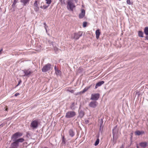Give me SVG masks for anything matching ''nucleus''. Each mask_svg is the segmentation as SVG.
<instances>
[{
	"mask_svg": "<svg viewBox=\"0 0 148 148\" xmlns=\"http://www.w3.org/2000/svg\"><path fill=\"white\" fill-rule=\"evenodd\" d=\"M23 135V133L19 132H16L13 134L11 137V140L13 141L9 148H18L19 145V143H23L24 141L23 138L17 139Z\"/></svg>",
	"mask_w": 148,
	"mask_h": 148,
	"instance_id": "obj_1",
	"label": "nucleus"
},
{
	"mask_svg": "<svg viewBox=\"0 0 148 148\" xmlns=\"http://www.w3.org/2000/svg\"><path fill=\"white\" fill-rule=\"evenodd\" d=\"M24 74L23 75L24 77H29L33 73V71L30 69H25L23 70Z\"/></svg>",
	"mask_w": 148,
	"mask_h": 148,
	"instance_id": "obj_2",
	"label": "nucleus"
},
{
	"mask_svg": "<svg viewBox=\"0 0 148 148\" xmlns=\"http://www.w3.org/2000/svg\"><path fill=\"white\" fill-rule=\"evenodd\" d=\"M76 115V112L74 111H69L66 113L65 117L66 118H72Z\"/></svg>",
	"mask_w": 148,
	"mask_h": 148,
	"instance_id": "obj_3",
	"label": "nucleus"
},
{
	"mask_svg": "<svg viewBox=\"0 0 148 148\" xmlns=\"http://www.w3.org/2000/svg\"><path fill=\"white\" fill-rule=\"evenodd\" d=\"M38 126V120L32 121L31 123L30 126L33 129H36Z\"/></svg>",
	"mask_w": 148,
	"mask_h": 148,
	"instance_id": "obj_4",
	"label": "nucleus"
},
{
	"mask_svg": "<svg viewBox=\"0 0 148 148\" xmlns=\"http://www.w3.org/2000/svg\"><path fill=\"white\" fill-rule=\"evenodd\" d=\"M100 95L99 93L92 94L90 99L92 100L96 101L99 98Z\"/></svg>",
	"mask_w": 148,
	"mask_h": 148,
	"instance_id": "obj_5",
	"label": "nucleus"
},
{
	"mask_svg": "<svg viewBox=\"0 0 148 148\" xmlns=\"http://www.w3.org/2000/svg\"><path fill=\"white\" fill-rule=\"evenodd\" d=\"M51 65L49 63L45 65L42 69V71L43 72H46L51 69Z\"/></svg>",
	"mask_w": 148,
	"mask_h": 148,
	"instance_id": "obj_6",
	"label": "nucleus"
},
{
	"mask_svg": "<svg viewBox=\"0 0 148 148\" xmlns=\"http://www.w3.org/2000/svg\"><path fill=\"white\" fill-rule=\"evenodd\" d=\"M83 32L81 31H79L77 33H75L74 34V37L73 38L76 40H78L79 38L82 35Z\"/></svg>",
	"mask_w": 148,
	"mask_h": 148,
	"instance_id": "obj_7",
	"label": "nucleus"
},
{
	"mask_svg": "<svg viewBox=\"0 0 148 148\" xmlns=\"http://www.w3.org/2000/svg\"><path fill=\"white\" fill-rule=\"evenodd\" d=\"M75 7V6L72 1H70L68 2L67 8L68 9L70 8L71 10L72 11Z\"/></svg>",
	"mask_w": 148,
	"mask_h": 148,
	"instance_id": "obj_8",
	"label": "nucleus"
},
{
	"mask_svg": "<svg viewBox=\"0 0 148 148\" xmlns=\"http://www.w3.org/2000/svg\"><path fill=\"white\" fill-rule=\"evenodd\" d=\"M98 104V102L96 101H91L89 104V106L90 107L95 108Z\"/></svg>",
	"mask_w": 148,
	"mask_h": 148,
	"instance_id": "obj_9",
	"label": "nucleus"
},
{
	"mask_svg": "<svg viewBox=\"0 0 148 148\" xmlns=\"http://www.w3.org/2000/svg\"><path fill=\"white\" fill-rule=\"evenodd\" d=\"M85 15V11L84 9L82 10L81 13L79 15V17L80 18H83Z\"/></svg>",
	"mask_w": 148,
	"mask_h": 148,
	"instance_id": "obj_10",
	"label": "nucleus"
},
{
	"mask_svg": "<svg viewBox=\"0 0 148 148\" xmlns=\"http://www.w3.org/2000/svg\"><path fill=\"white\" fill-rule=\"evenodd\" d=\"M51 44L52 45L53 47L54 48V50L56 52L58 51V49L57 47V45L54 42H51Z\"/></svg>",
	"mask_w": 148,
	"mask_h": 148,
	"instance_id": "obj_11",
	"label": "nucleus"
},
{
	"mask_svg": "<svg viewBox=\"0 0 148 148\" xmlns=\"http://www.w3.org/2000/svg\"><path fill=\"white\" fill-rule=\"evenodd\" d=\"M69 134L71 137H73L75 135V132L72 129H70L69 130Z\"/></svg>",
	"mask_w": 148,
	"mask_h": 148,
	"instance_id": "obj_12",
	"label": "nucleus"
},
{
	"mask_svg": "<svg viewBox=\"0 0 148 148\" xmlns=\"http://www.w3.org/2000/svg\"><path fill=\"white\" fill-rule=\"evenodd\" d=\"M104 83V81H100L96 84L95 86V88L96 89L99 86H101L102 84H103Z\"/></svg>",
	"mask_w": 148,
	"mask_h": 148,
	"instance_id": "obj_13",
	"label": "nucleus"
},
{
	"mask_svg": "<svg viewBox=\"0 0 148 148\" xmlns=\"http://www.w3.org/2000/svg\"><path fill=\"white\" fill-rule=\"evenodd\" d=\"M30 0H21V2L23 4V6L26 5L29 3Z\"/></svg>",
	"mask_w": 148,
	"mask_h": 148,
	"instance_id": "obj_14",
	"label": "nucleus"
},
{
	"mask_svg": "<svg viewBox=\"0 0 148 148\" xmlns=\"http://www.w3.org/2000/svg\"><path fill=\"white\" fill-rule=\"evenodd\" d=\"M135 133L136 135L139 136L141 134H144L145 132L143 131H140L139 130H137L135 132Z\"/></svg>",
	"mask_w": 148,
	"mask_h": 148,
	"instance_id": "obj_15",
	"label": "nucleus"
},
{
	"mask_svg": "<svg viewBox=\"0 0 148 148\" xmlns=\"http://www.w3.org/2000/svg\"><path fill=\"white\" fill-rule=\"evenodd\" d=\"M77 104V103H75L74 102L72 103L70 106V108L72 110H74L77 108L75 105Z\"/></svg>",
	"mask_w": 148,
	"mask_h": 148,
	"instance_id": "obj_16",
	"label": "nucleus"
},
{
	"mask_svg": "<svg viewBox=\"0 0 148 148\" xmlns=\"http://www.w3.org/2000/svg\"><path fill=\"white\" fill-rule=\"evenodd\" d=\"M79 115L78 117H80V118H82L84 115V112L81 110H79Z\"/></svg>",
	"mask_w": 148,
	"mask_h": 148,
	"instance_id": "obj_17",
	"label": "nucleus"
},
{
	"mask_svg": "<svg viewBox=\"0 0 148 148\" xmlns=\"http://www.w3.org/2000/svg\"><path fill=\"white\" fill-rule=\"evenodd\" d=\"M38 1H36L34 4V6L36 7V8H34V10L36 11L38 10L39 9L38 5Z\"/></svg>",
	"mask_w": 148,
	"mask_h": 148,
	"instance_id": "obj_18",
	"label": "nucleus"
},
{
	"mask_svg": "<svg viewBox=\"0 0 148 148\" xmlns=\"http://www.w3.org/2000/svg\"><path fill=\"white\" fill-rule=\"evenodd\" d=\"M96 37L97 39H98L99 37V36L101 34L99 29H97L95 32Z\"/></svg>",
	"mask_w": 148,
	"mask_h": 148,
	"instance_id": "obj_19",
	"label": "nucleus"
},
{
	"mask_svg": "<svg viewBox=\"0 0 148 148\" xmlns=\"http://www.w3.org/2000/svg\"><path fill=\"white\" fill-rule=\"evenodd\" d=\"M147 145V143L146 142H143L140 143H139V145L140 146L143 148H145Z\"/></svg>",
	"mask_w": 148,
	"mask_h": 148,
	"instance_id": "obj_20",
	"label": "nucleus"
},
{
	"mask_svg": "<svg viewBox=\"0 0 148 148\" xmlns=\"http://www.w3.org/2000/svg\"><path fill=\"white\" fill-rule=\"evenodd\" d=\"M116 127H115V128H114L112 130V133H113V142H114V143H115V142L116 140V138H114L115 134V132H114V130H115Z\"/></svg>",
	"mask_w": 148,
	"mask_h": 148,
	"instance_id": "obj_21",
	"label": "nucleus"
},
{
	"mask_svg": "<svg viewBox=\"0 0 148 148\" xmlns=\"http://www.w3.org/2000/svg\"><path fill=\"white\" fill-rule=\"evenodd\" d=\"M62 145H65L66 144V139L64 136H62Z\"/></svg>",
	"mask_w": 148,
	"mask_h": 148,
	"instance_id": "obj_22",
	"label": "nucleus"
},
{
	"mask_svg": "<svg viewBox=\"0 0 148 148\" xmlns=\"http://www.w3.org/2000/svg\"><path fill=\"white\" fill-rule=\"evenodd\" d=\"M144 32L146 35H148V27H146L144 29Z\"/></svg>",
	"mask_w": 148,
	"mask_h": 148,
	"instance_id": "obj_23",
	"label": "nucleus"
},
{
	"mask_svg": "<svg viewBox=\"0 0 148 148\" xmlns=\"http://www.w3.org/2000/svg\"><path fill=\"white\" fill-rule=\"evenodd\" d=\"M138 36L141 37H143V33L142 31H139L138 32Z\"/></svg>",
	"mask_w": 148,
	"mask_h": 148,
	"instance_id": "obj_24",
	"label": "nucleus"
},
{
	"mask_svg": "<svg viewBox=\"0 0 148 148\" xmlns=\"http://www.w3.org/2000/svg\"><path fill=\"white\" fill-rule=\"evenodd\" d=\"M18 0H14V2L12 4V6L13 8H14L15 5L17 3Z\"/></svg>",
	"mask_w": 148,
	"mask_h": 148,
	"instance_id": "obj_25",
	"label": "nucleus"
},
{
	"mask_svg": "<svg viewBox=\"0 0 148 148\" xmlns=\"http://www.w3.org/2000/svg\"><path fill=\"white\" fill-rule=\"evenodd\" d=\"M55 73L57 75H60L61 73V71L58 69L55 71Z\"/></svg>",
	"mask_w": 148,
	"mask_h": 148,
	"instance_id": "obj_26",
	"label": "nucleus"
},
{
	"mask_svg": "<svg viewBox=\"0 0 148 148\" xmlns=\"http://www.w3.org/2000/svg\"><path fill=\"white\" fill-rule=\"evenodd\" d=\"M99 138H97L95 143L94 145L95 146L97 145L99 143Z\"/></svg>",
	"mask_w": 148,
	"mask_h": 148,
	"instance_id": "obj_27",
	"label": "nucleus"
},
{
	"mask_svg": "<svg viewBox=\"0 0 148 148\" xmlns=\"http://www.w3.org/2000/svg\"><path fill=\"white\" fill-rule=\"evenodd\" d=\"M90 87H86L83 90L82 92L84 93L86 91L90 88Z\"/></svg>",
	"mask_w": 148,
	"mask_h": 148,
	"instance_id": "obj_28",
	"label": "nucleus"
},
{
	"mask_svg": "<svg viewBox=\"0 0 148 148\" xmlns=\"http://www.w3.org/2000/svg\"><path fill=\"white\" fill-rule=\"evenodd\" d=\"M67 91L69 92L72 93H73L74 91L73 90H71V89L68 88L67 89Z\"/></svg>",
	"mask_w": 148,
	"mask_h": 148,
	"instance_id": "obj_29",
	"label": "nucleus"
},
{
	"mask_svg": "<svg viewBox=\"0 0 148 148\" xmlns=\"http://www.w3.org/2000/svg\"><path fill=\"white\" fill-rule=\"evenodd\" d=\"M46 1V3L48 4V5H49V4H50V3H51V0H45Z\"/></svg>",
	"mask_w": 148,
	"mask_h": 148,
	"instance_id": "obj_30",
	"label": "nucleus"
},
{
	"mask_svg": "<svg viewBox=\"0 0 148 148\" xmlns=\"http://www.w3.org/2000/svg\"><path fill=\"white\" fill-rule=\"evenodd\" d=\"M49 6V5H44L43 6H42V7H43V9H45L46 8H47Z\"/></svg>",
	"mask_w": 148,
	"mask_h": 148,
	"instance_id": "obj_31",
	"label": "nucleus"
},
{
	"mask_svg": "<svg viewBox=\"0 0 148 148\" xmlns=\"http://www.w3.org/2000/svg\"><path fill=\"white\" fill-rule=\"evenodd\" d=\"M87 23L86 22H84L83 23V27H86L87 26Z\"/></svg>",
	"mask_w": 148,
	"mask_h": 148,
	"instance_id": "obj_32",
	"label": "nucleus"
},
{
	"mask_svg": "<svg viewBox=\"0 0 148 148\" xmlns=\"http://www.w3.org/2000/svg\"><path fill=\"white\" fill-rule=\"evenodd\" d=\"M99 123L100 124V126H103L102 125V124H103V119H101V120L100 122Z\"/></svg>",
	"mask_w": 148,
	"mask_h": 148,
	"instance_id": "obj_33",
	"label": "nucleus"
},
{
	"mask_svg": "<svg viewBox=\"0 0 148 148\" xmlns=\"http://www.w3.org/2000/svg\"><path fill=\"white\" fill-rule=\"evenodd\" d=\"M127 3L129 5L131 4V1L130 0H127L126 1Z\"/></svg>",
	"mask_w": 148,
	"mask_h": 148,
	"instance_id": "obj_34",
	"label": "nucleus"
},
{
	"mask_svg": "<svg viewBox=\"0 0 148 148\" xmlns=\"http://www.w3.org/2000/svg\"><path fill=\"white\" fill-rule=\"evenodd\" d=\"M22 82V81L21 80H20L18 82V84L16 86V87H17Z\"/></svg>",
	"mask_w": 148,
	"mask_h": 148,
	"instance_id": "obj_35",
	"label": "nucleus"
},
{
	"mask_svg": "<svg viewBox=\"0 0 148 148\" xmlns=\"http://www.w3.org/2000/svg\"><path fill=\"white\" fill-rule=\"evenodd\" d=\"M48 27V26L46 25V26H44V27L45 29V30H46V32L47 33V28Z\"/></svg>",
	"mask_w": 148,
	"mask_h": 148,
	"instance_id": "obj_36",
	"label": "nucleus"
},
{
	"mask_svg": "<svg viewBox=\"0 0 148 148\" xmlns=\"http://www.w3.org/2000/svg\"><path fill=\"white\" fill-rule=\"evenodd\" d=\"M89 121L88 120H87L85 121V123L86 124H88L89 123Z\"/></svg>",
	"mask_w": 148,
	"mask_h": 148,
	"instance_id": "obj_37",
	"label": "nucleus"
},
{
	"mask_svg": "<svg viewBox=\"0 0 148 148\" xmlns=\"http://www.w3.org/2000/svg\"><path fill=\"white\" fill-rule=\"evenodd\" d=\"M19 95V93H16L15 94L14 96H18V95Z\"/></svg>",
	"mask_w": 148,
	"mask_h": 148,
	"instance_id": "obj_38",
	"label": "nucleus"
},
{
	"mask_svg": "<svg viewBox=\"0 0 148 148\" xmlns=\"http://www.w3.org/2000/svg\"><path fill=\"white\" fill-rule=\"evenodd\" d=\"M103 128V126H100V128H99L100 130L101 131V130Z\"/></svg>",
	"mask_w": 148,
	"mask_h": 148,
	"instance_id": "obj_39",
	"label": "nucleus"
},
{
	"mask_svg": "<svg viewBox=\"0 0 148 148\" xmlns=\"http://www.w3.org/2000/svg\"><path fill=\"white\" fill-rule=\"evenodd\" d=\"M54 69H55V71H56V70H57L58 69H57V68H56V66H55V67H54Z\"/></svg>",
	"mask_w": 148,
	"mask_h": 148,
	"instance_id": "obj_40",
	"label": "nucleus"
},
{
	"mask_svg": "<svg viewBox=\"0 0 148 148\" xmlns=\"http://www.w3.org/2000/svg\"><path fill=\"white\" fill-rule=\"evenodd\" d=\"M145 38H146V40H148V36H146V37H145Z\"/></svg>",
	"mask_w": 148,
	"mask_h": 148,
	"instance_id": "obj_41",
	"label": "nucleus"
},
{
	"mask_svg": "<svg viewBox=\"0 0 148 148\" xmlns=\"http://www.w3.org/2000/svg\"><path fill=\"white\" fill-rule=\"evenodd\" d=\"M42 3H41V5H42ZM42 8H43L42 6V5H41V6L40 7V8H41L43 9Z\"/></svg>",
	"mask_w": 148,
	"mask_h": 148,
	"instance_id": "obj_42",
	"label": "nucleus"
},
{
	"mask_svg": "<svg viewBox=\"0 0 148 148\" xmlns=\"http://www.w3.org/2000/svg\"><path fill=\"white\" fill-rule=\"evenodd\" d=\"M44 25L45 26H46V25H46V23H44Z\"/></svg>",
	"mask_w": 148,
	"mask_h": 148,
	"instance_id": "obj_43",
	"label": "nucleus"
},
{
	"mask_svg": "<svg viewBox=\"0 0 148 148\" xmlns=\"http://www.w3.org/2000/svg\"><path fill=\"white\" fill-rule=\"evenodd\" d=\"M2 50V49H1L0 50V53H1V51Z\"/></svg>",
	"mask_w": 148,
	"mask_h": 148,
	"instance_id": "obj_44",
	"label": "nucleus"
},
{
	"mask_svg": "<svg viewBox=\"0 0 148 148\" xmlns=\"http://www.w3.org/2000/svg\"><path fill=\"white\" fill-rule=\"evenodd\" d=\"M5 111H7V108L5 109Z\"/></svg>",
	"mask_w": 148,
	"mask_h": 148,
	"instance_id": "obj_45",
	"label": "nucleus"
},
{
	"mask_svg": "<svg viewBox=\"0 0 148 148\" xmlns=\"http://www.w3.org/2000/svg\"><path fill=\"white\" fill-rule=\"evenodd\" d=\"M137 148H139L138 147V145L137 146Z\"/></svg>",
	"mask_w": 148,
	"mask_h": 148,
	"instance_id": "obj_46",
	"label": "nucleus"
},
{
	"mask_svg": "<svg viewBox=\"0 0 148 148\" xmlns=\"http://www.w3.org/2000/svg\"><path fill=\"white\" fill-rule=\"evenodd\" d=\"M75 0V1L76 2V1H77V0Z\"/></svg>",
	"mask_w": 148,
	"mask_h": 148,
	"instance_id": "obj_47",
	"label": "nucleus"
},
{
	"mask_svg": "<svg viewBox=\"0 0 148 148\" xmlns=\"http://www.w3.org/2000/svg\"><path fill=\"white\" fill-rule=\"evenodd\" d=\"M44 148H48V147H45Z\"/></svg>",
	"mask_w": 148,
	"mask_h": 148,
	"instance_id": "obj_48",
	"label": "nucleus"
},
{
	"mask_svg": "<svg viewBox=\"0 0 148 148\" xmlns=\"http://www.w3.org/2000/svg\"><path fill=\"white\" fill-rule=\"evenodd\" d=\"M147 36H148V34L147 35H146Z\"/></svg>",
	"mask_w": 148,
	"mask_h": 148,
	"instance_id": "obj_49",
	"label": "nucleus"
},
{
	"mask_svg": "<svg viewBox=\"0 0 148 148\" xmlns=\"http://www.w3.org/2000/svg\"><path fill=\"white\" fill-rule=\"evenodd\" d=\"M60 0V1H61V0Z\"/></svg>",
	"mask_w": 148,
	"mask_h": 148,
	"instance_id": "obj_50",
	"label": "nucleus"
}]
</instances>
